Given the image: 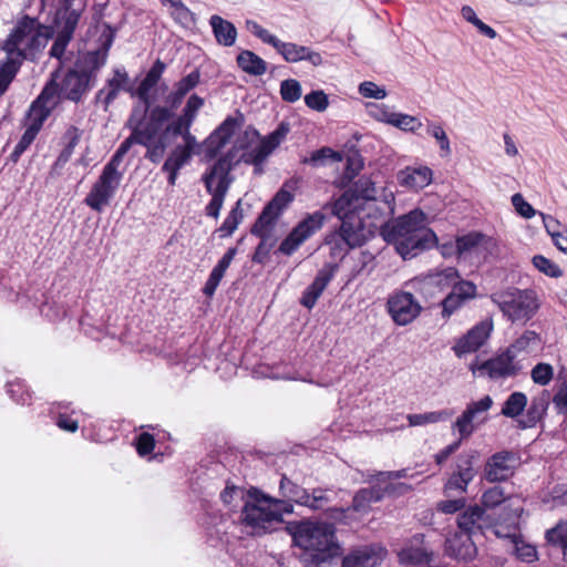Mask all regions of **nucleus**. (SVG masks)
Instances as JSON below:
<instances>
[{"instance_id":"nucleus-17","label":"nucleus","mask_w":567,"mask_h":567,"mask_svg":"<svg viewBox=\"0 0 567 567\" xmlns=\"http://www.w3.org/2000/svg\"><path fill=\"white\" fill-rule=\"evenodd\" d=\"M245 147L246 145L244 143L237 141L233 148H230L223 157L218 158L214 165L204 173V175L219 181H227L233 184L234 177L230 175V172L238 163L243 162L241 155L238 156V151L244 150Z\"/></svg>"},{"instance_id":"nucleus-14","label":"nucleus","mask_w":567,"mask_h":567,"mask_svg":"<svg viewBox=\"0 0 567 567\" xmlns=\"http://www.w3.org/2000/svg\"><path fill=\"white\" fill-rule=\"evenodd\" d=\"M337 270L338 265L330 262L324 264L323 267L318 270L313 281L302 292V296L299 300L300 305L311 310L316 306L324 289L334 278Z\"/></svg>"},{"instance_id":"nucleus-16","label":"nucleus","mask_w":567,"mask_h":567,"mask_svg":"<svg viewBox=\"0 0 567 567\" xmlns=\"http://www.w3.org/2000/svg\"><path fill=\"white\" fill-rule=\"evenodd\" d=\"M493 525L492 518L485 509L478 505L470 506L457 517V526L461 533H467L471 536L483 534L484 529Z\"/></svg>"},{"instance_id":"nucleus-64","label":"nucleus","mask_w":567,"mask_h":567,"mask_svg":"<svg viewBox=\"0 0 567 567\" xmlns=\"http://www.w3.org/2000/svg\"><path fill=\"white\" fill-rule=\"evenodd\" d=\"M545 537L547 543L560 546L564 549L567 539V523H558L555 527L546 532Z\"/></svg>"},{"instance_id":"nucleus-60","label":"nucleus","mask_w":567,"mask_h":567,"mask_svg":"<svg viewBox=\"0 0 567 567\" xmlns=\"http://www.w3.org/2000/svg\"><path fill=\"white\" fill-rule=\"evenodd\" d=\"M426 132L429 135L434 137L440 144V150L442 152V156H447L451 154V146L449 137L443 130V127L435 123H430L426 127Z\"/></svg>"},{"instance_id":"nucleus-59","label":"nucleus","mask_w":567,"mask_h":567,"mask_svg":"<svg viewBox=\"0 0 567 567\" xmlns=\"http://www.w3.org/2000/svg\"><path fill=\"white\" fill-rule=\"evenodd\" d=\"M390 124L405 132H415L422 127L419 118L403 113H395L394 118L390 120Z\"/></svg>"},{"instance_id":"nucleus-9","label":"nucleus","mask_w":567,"mask_h":567,"mask_svg":"<svg viewBox=\"0 0 567 567\" xmlns=\"http://www.w3.org/2000/svg\"><path fill=\"white\" fill-rule=\"evenodd\" d=\"M386 310L396 326L404 327L421 315L423 307L411 292L395 290L388 298Z\"/></svg>"},{"instance_id":"nucleus-51","label":"nucleus","mask_w":567,"mask_h":567,"mask_svg":"<svg viewBox=\"0 0 567 567\" xmlns=\"http://www.w3.org/2000/svg\"><path fill=\"white\" fill-rule=\"evenodd\" d=\"M513 498L506 494L504 487L493 486L486 489L482 495V504L485 508H494L503 503L511 502Z\"/></svg>"},{"instance_id":"nucleus-32","label":"nucleus","mask_w":567,"mask_h":567,"mask_svg":"<svg viewBox=\"0 0 567 567\" xmlns=\"http://www.w3.org/2000/svg\"><path fill=\"white\" fill-rule=\"evenodd\" d=\"M236 254H237V248H235V247L229 248L224 254V256L220 258V260L217 262V265L213 268V270L203 288V292L207 297L214 296L221 279L225 276L226 270L228 269L231 261L234 260Z\"/></svg>"},{"instance_id":"nucleus-2","label":"nucleus","mask_w":567,"mask_h":567,"mask_svg":"<svg viewBox=\"0 0 567 567\" xmlns=\"http://www.w3.org/2000/svg\"><path fill=\"white\" fill-rule=\"evenodd\" d=\"M288 529L293 544L302 549L300 559L306 567H330L342 554L333 524L302 520L290 524Z\"/></svg>"},{"instance_id":"nucleus-47","label":"nucleus","mask_w":567,"mask_h":567,"mask_svg":"<svg viewBox=\"0 0 567 567\" xmlns=\"http://www.w3.org/2000/svg\"><path fill=\"white\" fill-rule=\"evenodd\" d=\"M526 405V394L523 392H513L504 402L501 413L506 417L515 419L522 414Z\"/></svg>"},{"instance_id":"nucleus-22","label":"nucleus","mask_w":567,"mask_h":567,"mask_svg":"<svg viewBox=\"0 0 567 567\" xmlns=\"http://www.w3.org/2000/svg\"><path fill=\"white\" fill-rule=\"evenodd\" d=\"M515 359L516 357L506 350L498 357L483 363L481 368L485 370L492 379L514 377L522 369Z\"/></svg>"},{"instance_id":"nucleus-1","label":"nucleus","mask_w":567,"mask_h":567,"mask_svg":"<svg viewBox=\"0 0 567 567\" xmlns=\"http://www.w3.org/2000/svg\"><path fill=\"white\" fill-rule=\"evenodd\" d=\"M281 498L265 495L257 489L250 494L241 511V522L252 528L251 534L260 536L284 522V514L293 513V503L312 511L323 509L330 503L328 491L317 487L311 492L282 475L279 484Z\"/></svg>"},{"instance_id":"nucleus-23","label":"nucleus","mask_w":567,"mask_h":567,"mask_svg":"<svg viewBox=\"0 0 567 567\" xmlns=\"http://www.w3.org/2000/svg\"><path fill=\"white\" fill-rule=\"evenodd\" d=\"M277 52L289 63L308 61L313 66L322 64L323 60L319 52L311 50L309 47L299 45L292 42H284L279 44Z\"/></svg>"},{"instance_id":"nucleus-25","label":"nucleus","mask_w":567,"mask_h":567,"mask_svg":"<svg viewBox=\"0 0 567 567\" xmlns=\"http://www.w3.org/2000/svg\"><path fill=\"white\" fill-rule=\"evenodd\" d=\"M382 560L381 549L363 546L350 551L342 559V567H375Z\"/></svg>"},{"instance_id":"nucleus-44","label":"nucleus","mask_w":567,"mask_h":567,"mask_svg":"<svg viewBox=\"0 0 567 567\" xmlns=\"http://www.w3.org/2000/svg\"><path fill=\"white\" fill-rule=\"evenodd\" d=\"M244 124L243 114L238 116H228L226 120L212 133V141L220 137L221 144H227L234 136L237 128Z\"/></svg>"},{"instance_id":"nucleus-31","label":"nucleus","mask_w":567,"mask_h":567,"mask_svg":"<svg viewBox=\"0 0 567 567\" xmlns=\"http://www.w3.org/2000/svg\"><path fill=\"white\" fill-rule=\"evenodd\" d=\"M236 254H237V248H235V247L229 248L224 254V256L220 258V260L217 262V265L213 268V270L203 288V292L207 297L214 296L221 279L225 276L226 270L228 269L231 261L234 260Z\"/></svg>"},{"instance_id":"nucleus-55","label":"nucleus","mask_w":567,"mask_h":567,"mask_svg":"<svg viewBox=\"0 0 567 567\" xmlns=\"http://www.w3.org/2000/svg\"><path fill=\"white\" fill-rule=\"evenodd\" d=\"M301 85L295 79L284 80L280 84V95L285 102H297L301 97Z\"/></svg>"},{"instance_id":"nucleus-50","label":"nucleus","mask_w":567,"mask_h":567,"mask_svg":"<svg viewBox=\"0 0 567 567\" xmlns=\"http://www.w3.org/2000/svg\"><path fill=\"white\" fill-rule=\"evenodd\" d=\"M61 97L60 85L54 79V74H52V79L44 85L41 93L34 101L54 110Z\"/></svg>"},{"instance_id":"nucleus-10","label":"nucleus","mask_w":567,"mask_h":567,"mask_svg":"<svg viewBox=\"0 0 567 567\" xmlns=\"http://www.w3.org/2000/svg\"><path fill=\"white\" fill-rule=\"evenodd\" d=\"M326 220V215L321 212H315L307 215L289 235L281 241L279 251L286 256L292 255L307 239L319 230Z\"/></svg>"},{"instance_id":"nucleus-24","label":"nucleus","mask_w":567,"mask_h":567,"mask_svg":"<svg viewBox=\"0 0 567 567\" xmlns=\"http://www.w3.org/2000/svg\"><path fill=\"white\" fill-rule=\"evenodd\" d=\"M458 282H461L460 274L454 267H447L435 274H430L422 280L416 281L423 292H429L432 289L443 291L450 287L453 289L454 285H458Z\"/></svg>"},{"instance_id":"nucleus-36","label":"nucleus","mask_w":567,"mask_h":567,"mask_svg":"<svg viewBox=\"0 0 567 567\" xmlns=\"http://www.w3.org/2000/svg\"><path fill=\"white\" fill-rule=\"evenodd\" d=\"M165 69L166 64L157 59L136 89L135 94L144 104H151L150 91L158 83Z\"/></svg>"},{"instance_id":"nucleus-43","label":"nucleus","mask_w":567,"mask_h":567,"mask_svg":"<svg viewBox=\"0 0 567 567\" xmlns=\"http://www.w3.org/2000/svg\"><path fill=\"white\" fill-rule=\"evenodd\" d=\"M20 66L21 63L19 59H14V56H7V59L0 63V97L9 89Z\"/></svg>"},{"instance_id":"nucleus-53","label":"nucleus","mask_w":567,"mask_h":567,"mask_svg":"<svg viewBox=\"0 0 567 567\" xmlns=\"http://www.w3.org/2000/svg\"><path fill=\"white\" fill-rule=\"evenodd\" d=\"M241 200H238L235 207L231 208L228 216L225 218L224 223L219 227L218 231L221 233V237L230 236L238 227L239 223L243 220L244 214L240 208Z\"/></svg>"},{"instance_id":"nucleus-8","label":"nucleus","mask_w":567,"mask_h":567,"mask_svg":"<svg viewBox=\"0 0 567 567\" xmlns=\"http://www.w3.org/2000/svg\"><path fill=\"white\" fill-rule=\"evenodd\" d=\"M123 178V172L105 165L97 181L93 184L84 203L91 209L101 213L110 205Z\"/></svg>"},{"instance_id":"nucleus-34","label":"nucleus","mask_w":567,"mask_h":567,"mask_svg":"<svg viewBox=\"0 0 567 567\" xmlns=\"http://www.w3.org/2000/svg\"><path fill=\"white\" fill-rule=\"evenodd\" d=\"M209 24L216 42L223 47H231L237 39V29L235 24L220 16L214 14L209 19Z\"/></svg>"},{"instance_id":"nucleus-29","label":"nucleus","mask_w":567,"mask_h":567,"mask_svg":"<svg viewBox=\"0 0 567 567\" xmlns=\"http://www.w3.org/2000/svg\"><path fill=\"white\" fill-rule=\"evenodd\" d=\"M278 137H275L271 133L261 140L259 145L250 151H246L241 154L243 162L245 164L254 165L256 168L266 161V158L272 153L275 148L280 145Z\"/></svg>"},{"instance_id":"nucleus-54","label":"nucleus","mask_w":567,"mask_h":567,"mask_svg":"<svg viewBox=\"0 0 567 567\" xmlns=\"http://www.w3.org/2000/svg\"><path fill=\"white\" fill-rule=\"evenodd\" d=\"M468 485L467 481L452 473L444 484V495L446 497H464L463 495L466 494Z\"/></svg>"},{"instance_id":"nucleus-46","label":"nucleus","mask_w":567,"mask_h":567,"mask_svg":"<svg viewBox=\"0 0 567 567\" xmlns=\"http://www.w3.org/2000/svg\"><path fill=\"white\" fill-rule=\"evenodd\" d=\"M342 156L339 152L333 151L330 147H321L318 151L312 152L310 157H303L302 164H308L313 167L326 166L328 162H340Z\"/></svg>"},{"instance_id":"nucleus-63","label":"nucleus","mask_w":567,"mask_h":567,"mask_svg":"<svg viewBox=\"0 0 567 567\" xmlns=\"http://www.w3.org/2000/svg\"><path fill=\"white\" fill-rule=\"evenodd\" d=\"M204 104L205 100L202 96L194 93L187 99L186 104L183 107L181 114L194 123L199 110L204 106Z\"/></svg>"},{"instance_id":"nucleus-26","label":"nucleus","mask_w":567,"mask_h":567,"mask_svg":"<svg viewBox=\"0 0 567 567\" xmlns=\"http://www.w3.org/2000/svg\"><path fill=\"white\" fill-rule=\"evenodd\" d=\"M174 116L175 113H173L171 109H167L163 105H155L153 107L150 106L143 134L148 140H156L158 134L164 131V125L174 118Z\"/></svg>"},{"instance_id":"nucleus-30","label":"nucleus","mask_w":567,"mask_h":567,"mask_svg":"<svg viewBox=\"0 0 567 567\" xmlns=\"http://www.w3.org/2000/svg\"><path fill=\"white\" fill-rule=\"evenodd\" d=\"M278 137H275L271 133L261 140L259 145L250 151H246L241 154L243 162L245 164L254 165L256 168L266 161V158L272 153L275 148L280 145Z\"/></svg>"},{"instance_id":"nucleus-11","label":"nucleus","mask_w":567,"mask_h":567,"mask_svg":"<svg viewBox=\"0 0 567 567\" xmlns=\"http://www.w3.org/2000/svg\"><path fill=\"white\" fill-rule=\"evenodd\" d=\"M493 399L489 395L478 401L470 402L462 414L453 423V431H456L461 440L468 439L476 430L477 424L486 421L485 413L492 408Z\"/></svg>"},{"instance_id":"nucleus-38","label":"nucleus","mask_w":567,"mask_h":567,"mask_svg":"<svg viewBox=\"0 0 567 567\" xmlns=\"http://www.w3.org/2000/svg\"><path fill=\"white\" fill-rule=\"evenodd\" d=\"M164 7L169 8L172 19L183 28H192L196 24V16L182 0H162Z\"/></svg>"},{"instance_id":"nucleus-56","label":"nucleus","mask_w":567,"mask_h":567,"mask_svg":"<svg viewBox=\"0 0 567 567\" xmlns=\"http://www.w3.org/2000/svg\"><path fill=\"white\" fill-rule=\"evenodd\" d=\"M532 261L535 268H537L540 272L545 274L548 277L559 278L563 275V271L559 268V266L543 255L534 256Z\"/></svg>"},{"instance_id":"nucleus-13","label":"nucleus","mask_w":567,"mask_h":567,"mask_svg":"<svg viewBox=\"0 0 567 567\" xmlns=\"http://www.w3.org/2000/svg\"><path fill=\"white\" fill-rule=\"evenodd\" d=\"M79 19V10H69V8H66L63 13H56L58 34L50 50L51 56L61 60L73 37Z\"/></svg>"},{"instance_id":"nucleus-28","label":"nucleus","mask_w":567,"mask_h":567,"mask_svg":"<svg viewBox=\"0 0 567 567\" xmlns=\"http://www.w3.org/2000/svg\"><path fill=\"white\" fill-rule=\"evenodd\" d=\"M331 209L333 216L338 217L341 223L350 218H361L357 210L361 207V204L354 198L350 190H346L339 198L333 203L324 205L323 208Z\"/></svg>"},{"instance_id":"nucleus-40","label":"nucleus","mask_w":567,"mask_h":567,"mask_svg":"<svg viewBox=\"0 0 567 567\" xmlns=\"http://www.w3.org/2000/svg\"><path fill=\"white\" fill-rule=\"evenodd\" d=\"M148 142L150 140L143 134V132H131L130 136L121 143L106 165L118 169L124 156L134 144L147 145Z\"/></svg>"},{"instance_id":"nucleus-58","label":"nucleus","mask_w":567,"mask_h":567,"mask_svg":"<svg viewBox=\"0 0 567 567\" xmlns=\"http://www.w3.org/2000/svg\"><path fill=\"white\" fill-rule=\"evenodd\" d=\"M146 147L145 157L154 164L161 162L162 157L166 151V143L164 136H159L157 140H150L147 145H143Z\"/></svg>"},{"instance_id":"nucleus-61","label":"nucleus","mask_w":567,"mask_h":567,"mask_svg":"<svg viewBox=\"0 0 567 567\" xmlns=\"http://www.w3.org/2000/svg\"><path fill=\"white\" fill-rule=\"evenodd\" d=\"M400 557L403 561L410 563L412 565H422L429 564L431 557L426 550L423 548H406L403 549L400 554Z\"/></svg>"},{"instance_id":"nucleus-5","label":"nucleus","mask_w":567,"mask_h":567,"mask_svg":"<svg viewBox=\"0 0 567 567\" xmlns=\"http://www.w3.org/2000/svg\"><path fill=\"white\" fill-rule=\"evenodd\" d=\"M293 200V195L286 189V184L275 194L271 200L264 207L257 220L251 227V234L260 238L256 247L252 261L265 264L275 245L271 231L277 219Z\"/></svg>"},{"instance_id":"nucleus-18","label":"nucleus","mask_w":567,"mask_h":567,"mask_svg":"<svg viewBox=\"0 0 567 567\" xmlns=\"http://www.w3.org/2000/svg\"><path fill=\"white\" fill-rule=\"evenodd\" d=\"M475 296L476 286L471 281L461 280L458 285H454L451 292L441 301L442 317H451L466 300L473 299Z\"/></svg>"},{"instance_id":"nucleus-57","label":"nucleus","mask_w":567,"mask_h":567,"mask_svg":"<svg viewBox=\"0 0 567 567\" xmlns=\"http://www.w3.org/2000/svg\"><path fill=\"white\" fill-rule=\"evenodd\" d=\"M148 110L150 105L147 104H144V109H141L138 105L134 106L126 122V127H128L131 132H144Z\"/></svg>"},{"instance_id":"nucleus-48","label":"nucleus","mask_w":567,"mask_h":567,"mask_svg":"<svg viewBox=\"0 0 567 567\" xmlns=\"http://www.w3.org/2000/svg\"><path fill=\"white\" fill-rule=\"evenodd\" d=\"M539 334L535 331L526 330L519 338H517L507 350L509 353L517 357L520 352H529L539 344Z\"/></svg>"},{"instance_id":"nucleus-20","label":"nucleus","mask_w":567,"mask_h":567,"mask_svg":"<svg viewBox=\"0 0 567 567\" xmlns=\"http://www.w3.org/2000/svg\"><path fill=\"white\" fill-rule=\"evenodd\" d=\"M492 329V321L477 323L454 347L456 355L477 351L489 337Z\"/></svg>"},{"instance_id":"nucleus-37","label":"nucleus","mask_w":567,"mask_h":567,"mask_svg":"<svg viewBox=\"0 0 567 567\" xmlns=\"http://www.w3.org/2000/svg\"><path fill=\"white\" fill-rule=\"evenodd\" d=\"M238 68L254 76H261L267 72V62L250 50H243L236 58Z\"/></svg>"},{"instance_id":"nucleus-45","label":"nucleus","mask_w":567,"mask_h":567,"mask_svg":"<svg viewBox=\"0 0 567 567\" xmlns=\"http://www.w3.org/2000/svg\"><path fill=\"white\" fill-rule=\"evenodd\" d=\"M350 193L354 196V198L360 203L363 200H375L377 199V188L374 182L371 181L368 176H361L357 182H354L353 186L349 188Z\"/></svg>"},{"instance_id":"nucleus-52","label":"nucleus","mask_w":567,"mask_h":567,"mask_svg":"<svg viewBox=\"0 0 567 567\" xmlns=\"http://www.w3.org/2000/svg\"><path fill=\"white\" fill-rule=\"evenodd\" d=\"M193 122L184 117L182 114L178 116H174V118L171 120V122L166 125L164 128L162 136L166 140V137H177L183 136L185 133H187L192 126Z\"/></svg>"},{"instance_id":"nucleus-6","label":"nucleus","mask_w":567,"mask_h":567,"mask_svg":"<svg viewBox=\"0 0 567 567\" xmlns=\"http://www.w3.org/2000/svg\"><path fill=\"white\" fill-rule=\"evenodd\" d=\"M492 301L513 322L529 320L539 307L533 290H519L516 288L505 292L493 293Z\"/></svg>"},{"instance_id":"nucleus-42","label":"nucleus","mask_w":567,"mask_h":567,"mask_svg":"<svg viewBox=\"0 0 567 567\" xmlns=\"http://www.w3.org/2000/svg\"><path fill=\"white\" fill-rule=\"evenodd\" d=\"M52 109L33 101L27 113V123L25 126L32 128L37 132H40L44 122L52 113Z\"/></svg>"},{"instance_id":"nucleus-41","label":"nucleus","mask_w":567,"mask_h":567,"mask_svg":"<svg viewBox=\"0 0 567 567\" xmlns=\"http://www.w3.org/2000/svg\"><path fill=\"white\" fill-rule=\"evenodd\" d=\"M491 239L482 233L471 231L460 236L455 240V249L458 256L476 250L478 247L486 245Z\"/></svg>"},{"instance_id":"nucleus-27","label":"nucleus","mask_w":567,"mask_h":567,"mask_svg":"<svg viewBox=\"0 0 567 567\" xmlns=\"http://www.w3.org/2000/svg\"><path fill=\"white\" fill-rule=\"evenodd\" d=\"M432 176V169L427 166L406 167L398 173V181L402 186L417 190L426 187Z\"/></svg>"},{"instance_id":"nucleus-33","label":"nucleus","mask_w":567,"mask_h":567,"mask_svg":"<svg viewBox=\"0 0 567 567\" xmlns=\"http://www.w3.org/2000/svg\"><path fill=\"white\" fill-rule=\"evenodd\" d=\"M236 254H237V248H235V247L229 248L224 254V256L220 258V260L217 262V265L213 268V270L203 288V292L207 297L214 296L221 279L225 276L226 270L228 269L231 261L234 260Z\"/></svg>"},{"instance_id":"nucleus-21","label":"nucleus","mask_w":567,"mask_h":567,"mask_svg":"<svg viewBox=\"0 0 567 567\" xmlns=\"http://www.w3.org/2000/svg\"><path fill=\"white\" fill-rule=\"evenodd\" d=\"M202 181L207 193L212 195V199L205 208L206 215L217 219L231 184L227 181H219L206 175H203Z\"/></svg>"},{"instance_id":"nucleus-4","label":"nucleus","mask_w":567,"mask_h":567,"mask_svg":"<svg viewBox=\"0 0 567 567\" xmlns=\"http://www.w3.org/2000/svg\"><path fill=\"white\" fill-rule=\"evenodd\" d=\"M52 33V29L41 24L37 18L24 16L9 34L3 50L22 64L24 59L45 47Z\"/></svg>"},{"instance_id":"nucleus-12","label":"nucleus","mask_w":567,"mask_h":567,"mask_svg":"<svg viewBox=\"0 0 567 567\" xmlns=\"http://www.w3.org/2000/svg\"><path fill=\"white\" fill-rule=\"evenodd\" d=\"M519 461L516 452L507 450L496 452L487 458L483 476L489 483L505 482L515 474Z\"/></svg>"},{"instance_id":"nucleus-3","label":"nucleus","mask_w":567,"mask_h":567,"mask_svg":"<svg viewBox=\"0 0 567 567\" xmlns=\"http://www.w3.org/2000/svg\"><path fill=\"white\" fill-rule=\"evenodd\" d=\"M380 234L404 260L430 249L437 241L435 233L426 226V215L421 209L386 221L381 226Z\"/></svg>"},{"instance_id":"nucleus-62","label":"nucleus","mask_w":567,"mask_h":567,"mask_svg":"<svg viewBox=\"0 0 567 567\" xmlns=\"http://www.w3.org/2000/svg\"><path fill=\"white\" fill-rule=\"evenodd\" d=\"M200 82V72L198 69L193 70L186 76L182 78L174 84L179 93L186 96L192 90H194Z\"/></svg>"},{"instance_id":"nucleus-19","label":"nucleus","mask_w":567,"mask_h":567,"mask_svg":"<svg viewBox=\"0 0 567 567\" xmlns=\"http://www.w3.org/2000/svg\"><path fill=\"white\" fill-rule=\"evenodd\" d=\"M445 554L457 560H472L476 555V546L467 533L455 532L445 539Z\"/></svg>"},{"instance_id":"nucleus-39","label":"nucleus","mask_w":567,"mask_h":567,"mask_svg":"<svg viewBox=\"0 0 567 567\" xmlns=\"http://www.w3.org/2000/svg\"><path fill=\"white\" fill-rule=\"evenodd\" d=\"M477 457L478 452L476 450H468L462 452L456 458L455 467L452 473L471 483L476 476V470L474 467V464Z\"/></svg>"},{"instance_id":"nucleus-49","label":"nucleus","mask_w":567,"mask_h":567,"mask_svg":"<svg viewBox=\"0 0 567 567\" xmlns=\"http://www.w3.org/2000/svg\"><path fill=\"white\" fill-rule=\"evenodd\" d=\"M453 415L451 410L433 411L422 414H409L408 421L411 426H422L430 423L447 421Z\"/></svg>"},{"instance_id":"nucleus-35","label":"nucleus","mask_w":567,"mask_h":567,"mask_svg":"<svg viewBox=\"0 0 567 567\" xmlns=\"http://www.w3.org/2000/svg\"><path fill=\"white\" fill-rule=\"evenodd\" d=\"M389 489L379 486L365 487L359 489L352 499V509L357 513L367 514L373 503L381 502L385 492Z\"/></svg>"},{"instance_id":"nucleus-7","label":"nucleus","mask_w":567,"mask_h":567,"mask_svg":"<svg viewBox=\"0 0 567 567\" xmlns=\"http://www.w3.org/2000/svg\"><path fill=\"white\" fill-rule=\"evenodd\" d=\"M368 239L362 218L346 219L339 229L328 234L324 244L334 259H342L351 249L361 247Z\"/></svg>"},{"instance_id":"nucleus-15","label":"nucleus","mask_w":567,"mask_h":567,"mask_svg":"<svg viewBox=\"0 0 567 567\" xmlns=\"http://www.w3.org/2000/svg\"><path fill=\"white\" fill-rule=\"evenodd\" d=\"M91 73L86 71L69 70L60 85L63 99L79 103L90 89Z\"/></svg>"}]
</instances>
